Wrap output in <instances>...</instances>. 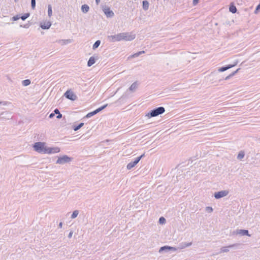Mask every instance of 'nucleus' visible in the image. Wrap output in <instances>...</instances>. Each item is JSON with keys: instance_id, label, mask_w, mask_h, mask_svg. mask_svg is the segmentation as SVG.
<instances>
[{"instance_id": "7c9ffc66", "label": "nucleus", "mask_w": 260, "mask_h": 260, "mask_svg": "<svg viewBox=\"0 0 260 260\" xmlns=\"http://www.w3.org/2000/svg\"><path fill=\"white\" fill-rule=\"evenodd\" d=\"M20 19V14L16 15L12 18V20L14 21H17Z\"/></svg>"}, {"instance_id": "c756f323", "label": "nucleus", "mask_w": 260, "mask_h": 260, "mask_svg": "<svg viewBox=\"0 0 260 260\" xmlns=\"http://www.w3.org/2000/svg\"><path fill=\"white\" fill-rule=\"evenodd\" d=\"M166 220L164 217H160L159 219V222L160 224H164L166 223Z\"/></svg>"}, {"instance_id": "c85d7f7f", "label": "nucleus", "mask_w": 260, "mask_h": 260, "mask_svg": "<svg viewBox=\"0 0 260 260\" xmlns=\"http://www.w3.org/2000/svg\"><path fill=\"white\" fill-rule=\"evenodd\" d=\"M78 214H79L78 210L74 211L71 215V218H72V219L75 218L78 216Z\"/></svg>"}, {"instance_id": "a18cd8bd", "label": "nucleus", "mask_w": 260, "mask_h": 260, "mask_svg": "<svg viewBox=\"0 0 260 260\" xmlns=\"http://www.w3.org/2000/svg\"><path fill=\"white\" fill-rule=\"evenodd\" d=\"M185 242L181 243L180 247L182 246H185Z\"/></svg>"}, {"instance_id": "bb28decb", "label": "nucleus", "mask_w": 260, "mask_h": 260, "mask_svg": "<svg viewBox=\"0 0 260 260\" xmlns=\"http://www.w3.org/2000/svg\"><path fill=\"white\" fill-rule=\"evenodd\" d=\"M52 14V7L51 5L48 6V15L50 17Z\"/></svg>"}, {"instance_id": "aec40b11", "label": "nucleus", "mask_w": 260, "mask_h": 260, "mask_svg": "<svg viewBox=\"0 0 260 260\" xmlns=\"http://www.w3.org/2000/svg\"><path fill=\"white\" fill-rule=\"evenodd\" d=\"M30 16L29 13H26L22 15H20V19H21L23 21L26 20Z\"/></svg>"}, {"instance_id": "f3484780", "label": "nucleus", "mask_w": 260, "mask_h": 260, "mask_svg": "<svg viewBox=\"0 0 260 260\" xmlns=\"http://www.w3.org/2000/svg\"><path fill=\"white\" fill-rule=\"evenodd\" d=\"M81 10L83 13H86L89 10V7L86 4L83 5L81 7Z\"/></svg>"}, {"instance_id": "ddd939ff", "label": "nucleus", "mask_w": 260, "mask_h": 260, "mask_svg": "<svg viewBox=\"0 0 260 260\" xmlns=\"http://www.w3.org/2000/svg\"><path fill=\"white\" fill-rule=\"evenodd\" d=\"M98 56L95 55L90 57L87 62V66L91 67L92 66L95 62V60L98 59Z\"/></svg>"}, {"instance_id": "c9c22d12", "label": "nucleus", "mask_w": 260, "mask_h": 260, "mask_svg": "<svg viewBox=\"0 0 260 260\" xmlns=\"http://www.w3.org/2000/svg\"><path fill=\"white\" fill-rule=\"evenodd\" d=\"M36 1H31V6L32 9H35L36 7Z\"/></svg>"}, {"instance_id": "4c0bfd02", "label": "nucleus", "mask_w": 260, "mask_h": 260, "mask_svg": "<svg viewBox=\"0 0 260 260\" xmlns=\"http://www.w3.org/2000/svg\"><path fill=\"white\" fill-rule=\"evenodd\" d=\"M62 114L59 112L58 114H57V116H56V118H57V119H60V118H62Z\"/></svg>"}, {"instance_id": "39448f33", "label": "nucleus", "mask_w": 260, "mask_h": 260, "mask_svg": "<svg viewBox=\"0 0 260 260\" xmlns=\"http://www.w3.org/2000/svg\"><path fill=\"white\" fill-rule=\"evenodd\" d=\"M145 156V153L141 155L139 157H137L135 160L129 162L126 166V168L127 170H131L133 168H134L139 161L140 160Z\"/></svg>"}, {"instance_id": "393cba45", "label": "nucleus", "mask_w": 260, "mask_h": 260, "mask_svg": "<svg viewBox=\"0 0 260 260\" xmlns=\"http://www.w3.org/2000/svg\"><path fill=\"white\" fill-rule=\"evenodd\" d=\"M144 53H145L144 51H139L138 52H137V53H136L131 55L130 57H131V58H135V57L139 56L140 55H141L142 54H143Z\"/></svg>"}, {"instance_id": "473e14b6", "label": "nucleus", "mask_w": 260, "mask_h": 260, "mask_svg": "<svg viewBox=\"0 0 260 260\" xmlns=\"http://www.w3.org/2000/svg\"><path fill=\"white\" fill-rule=\"evenodd\" d=\"M206 210L209 213H211L213 211V209L211 207H207L206 208Z\"/></svg>"}, {"instance_id": "423d86ee", "label": "nucleus", "mask_w": 260, "mask_h": 260, "mask_svg": "<svg viewBox=\"0 0 260 260\" xmlns=\"http://www.w3.org/2000/svg\"><path fill=\"white\" fill-rule=\"evenodd\" d=\"M64 96L68 99L71 101H75L77 99V95L71 90H68L64 93Z\"/></svg>"}, {"instance_id": "6ab92c4d", "label": "nucleus", "mask_w": 260, "mask_h": 260, "mask_svg": "<svg viewBox=\"0 0 260 260\" xmlns=\"http://www.w3.org/2000/svg\"><path fill=\"white\" fill-rule=\"evenodd\" d=\"M84 125V123L81 122L77 125H74L73 128L75 131H77L79 130L80 128H81Z\"/></svg>"}, {"instance_id": "ea45409f", "label": "nucleus", "mask_w": 260, "mask_h": 260, "mask_svg": "<svg viewBox=\"0 0 260 260\" xmlns=\"http://www.w3.org/2000/svg\"><path fill=\"white\" fill-rule=\"evenodd\" d=\"M55 115V113H51V114H50L49 116V117L50 118H53Z\"/></svg>"}, {"instance_id": "dca6fc26", "label": "nucleus", "mask_w": 260, "mask_h": 260, "mask_svg": "<svg viewBox=\"0 0 260 260\" xmlns=\"http://www.w3.org/2000/svg\"><path fill=\"white\" fill-rule=\"evenodd\" d=\"M237 8L234 3H231L229 7V11L233 14L237 12Z\"/></svg>"}, {"instance_id": "79ce46f5", "label": "nucleus", "mask_w": 260, "mask_h": 260, "mask_svg": "<svg viewBox=\"0 0 260 260\" xmlns=\"http://www.w3.org/2000/svg\"><path fill=\"white\" fill-rule=\"evenodd\" d=\"M199 1H192V4L193 6L197 5L199 3Z\"/></svg>"}, {"instance_id": "a878e982", "label": "nucleus", "mask_w": 260, "mask_h": 260, "mask_svg": "<svg viewBox=\"0 0 260 260\" xmlns=\"http://www.w3.org/2000/svg\"><path fill=\"white\" fill-rule=\"evenodd\" d=\"M107 106H108V104H105V105L98 108V109L95 110V111L96 112V113H98L99 112H101L102 110L105 109L107 107Z\"/></svg>"}, {"instance_id": "58836bf2", "label": "nucleus", "mask_w": 260, "mask_h": 260, "mask_svg": "<svg viewBox=\"0 0 260 260\" xmlns=\"http://www.w3.org/2000/svg\"><path fill=\"white\" fill-rule=\"evenodd\" d=\"M59 112H59V110H58L57 108L55 109L54 110V113H55V114H58Z\"/></svg>"}, {"instance_id": "9b49d317", "label": "nucleus", "mask_w": 260, "mask_h": 260, "mask_svg": "<svg viewBox=\"0 0 260 260\" xmlns=\"http://www.w3.org/2000/svg\"><path fill=\"white\" fill-rule=\"evenodd\" d=\"M177 250V248L175 247H172L168 245H165L164 246L161 247L159 248V252L161 253L163 251L167 252L169 251H175Z\"/></svg>"}, {"instance_id": "b1692460", "label": "nucleus", "mask_w": 260, "mask_h": 260, "mask_svg": "<svg viewBox=\"0 0 260 260\" xmlns=\"http://www.w3.org/2000/svg\"><path fill=\"white\" fill-rule=\"evenodd\" d=\"M31 82L29 79H25L22 81V84L24 86H28L30 84Z\"/></svg>"}, {"instance_id": "a211bd4d", "label": "nucleus", "mask_w": 260, "mask_h": 260, "mask_svg": "<svg viewBox=\"0 0 260 260\" xmlns=\"http://www.w3.org/2000/svg\"><path fill=\"white\" fill-rule=\"evenodd\" d=\"M138 86V84L137 82H135L131 85V86L129 87L128 89L130 91H134L137 88Z\"/></svg>"}, {"instance_id": "412c9836", "label": "nucleus", "mask_w": 260, "mask_h": 260, "mask_svg": "<svg viewBox=\"0 0 260 260\" xmlns=\"http://www.w3.org/2000/svg\"><path fill=\"white\" fill-rule=\"evenodd\" d=\"M143 2V9L146 11L149 8V3H148V1H142Z\"/></svg>"}, {"instance_id": "f8f14e48", "label": "nucleus", "mask_w": 260, "mask_h": 260, "mask_svg": "<svg viewBox=\"0 0 260 260\" xmlns=\"http://www.w3.org/2000/svg\"><path fill=\"white\" fill-rule=\"evenodd\" d=\"M238 63V61H236L234 64H228L225 66H223V67H222L221 68H219L218 69V71L219 72H224L226 70H228V69H230L234 67H235V66H236Z\"/></svg>"}, {"instance_id": "4468645a", "label": "nucleus", "mask_w": 260, "mask_h": 260, "mask_svg": "<svg viewBox=\"0 0 260 260\" xmlns=\"http://www.w3.org/2000/svg\"><path fill=\"white\" fill-rule=\"evenodd\" d=\"M239 245H240L239 244L236 243V244L230 245L228 246L222 247L220 249V252H227L229 251V248L235 247L239 246Z\"/></svg>"}, {"instance_id": "0eeeda50", "label": "nucleus", "mask_w": 260, "mask_h": 260, "mask_svg": "<svg viewBox=\"0 0 260 260\" xmlns=\"http://www.w3.org/2000/svg\"><path fill=\"white\" fill-rule=\"evenodd\" d=\"M103 11L107 18H112L114 16L113 12L106 6L103 7Z\"/></svg>"}, {"instance_id": "c03bdc74", "label": "nucleus", "mask_w": 260, "mask_h": 260, "mask_svg": "<svg viewBox=\"0 0 260 260\" xmlns=\"http://www.w3.org/2000/svg\"><path fill=\"white\" fill-rule=\"evenodd\" d=\"M62 222H60L59 223V225H58V227L59 228H61L62 226Z\"/></svg>"}, {"instance_id": "2eb2a0df", "label": "nucleus", "mask_w": 260, "mask_h": 260, "mask_svg": "<svg viewBox=\"0 0 260 260\" xmlns=\"http://www.w3.org/2000/svg\"><path fill=\"white\" fill-rule=\"evenodd\" d=\"M51 25L50 21H45L40 23V27L43 29H49Z\"/></svg>"}, {"instance_id": "1a4fd4ad", "label": "nucleus", "mask_w": 260, "mask_h": 260, "mask_svg": "<svg viewBox=\"0 0 260 260\" xmlns=\"http://www.w3.org/2000/svg\"><path fill=\"white\" fill-rule=\"evenodd\" d=\"M229 193V191L228 190H221L218 192H215L214 193V197L216 199H220L222 197L226 196Z\"/></svg>"}, {"instance_id": "de8ad7c7", "label": "nucleus", "mask_w": 260, "mask_h": 260, "mask_svg": "<svg viewBox=\"0 0 260 260\" xmlns=\"http://www.w3.org/2000/svg\"><path fill=\"white\" fill-rule=\"evenodd\" d=\"M124 95H122L121 96V98L119 99V100H120V99H121L123 98H124Z\"/></svg>"}, {"instance_id": "f03ea898", "label": "nucleus", "mask_w": 260, "mask_h": 260, "mask_svg": "<svg viewBox=\"0 0 260 260\" xmlns=\"http://www.w3.org/2000/svg\"><path fill=\"white\" fill-rule=\"evenodd\" d=\"M165 109L164 107H158L150 110L149 112L146 115V116H147L148 118H150L151 117H156L161 115L165 113Z\"/></svg>"}, {"instance_id": "2f4dec72", "label": "nucleus", "mask_w": 260, "mask_h": 260, "mask_svg": "<svg viewBox=\"0 0 260 260\" xmlns=\"http://www.w3.org/2000/svg\"><path fill=\"white\" fill-rule=\"evenodd\" d=\"M192 244V243L191 242H190V243H186L185 242V246H182L181 247H180V249H183V248H184L186 247H188V246H191Z\"/></svg>"}, {"instance_id": "f257e3e1", "label": "nucleus", "mask_w": 260, "mask_h": 260, "mask_svg": "<svg viewBox=\"0 0 260 260\" xmlns=\"http://www.w3.org/2000/svg\"><path fill=\"white\" fill-rule=\"evenodd\" d=\"M136 37L135 35L132 32H122L115 35L108 36V39L112 42L120 41L124 40L129 41L134 40Z\"/></svg>"}, {"instance_id": "e433bc0d", "label": "nucleus", "mask_w": 260, "mask_h": 260, "mask_svg": "<svg viewBox=\"0 0 260 260\" xmlns=\"http://www.w3.org/2000/svg\"><path fill=\"white\" fill-rule=\"evenodd\" d=\"M9 104V102H0V105H2L3 106H6Z\"/></svg>"}, {"instance_id": "5701e85b", "label": "nucleus", "mask_w": 260, "mask_h": 260, "mask_svg": "<svg viewBox=\"0 0 260 260\" xmlns=\"http://www.w3.org/2000/svg\"><path fill=\"white\" fill-rule=\"evenodd\" d=\"M101 43V42L100 40H97L96 41H95V43L93 45L92 49L93 50H95L96 48H98L99 47V46L100 45Z\"/></svg>"}, {"instance_id": "6e6552de", "label": "nucleus", "mask_w": 260, "mask_h": 260, "mask_svg": "<svg viewBox=\"0 0 260 260\" xmlns=\"http://www.w3.org/2000/svg\"><path fill=\"white\" fill-rule=\"evenodd\" d=\"M60 149L59 147H46L45 154L56 153L60 152Z\"/></svg>"}, {"instance_id": "cd10ccee", "label": "nucleus", "mask_w": 260, "mask_h": 260, "mask_svg": "<svg viewBox=\"0 0 260 260\" xmlns=\"http://www.w3.org/2000/svg\"><path fill=\"white\" fill-rule=\"evenodd\" d=\"M96 113V112H95V110H94L93 111H92L91 112H89L88 113L86 116H85V117L86 118H89L94 115H95Z\"/></svg>"}, {"instance_id": "9d476101", "label": "nucleus", "mask_w": 260, "mask_h": 260, "mask_svg": "<svg viewBox=\"0 0 260 260\" xmlns=\"http://www.w3.org/2000/svg\"><path fill=\"white\" fill-rule=\"evenodd\" d=\"M234 235H240L241 236H247L248 237H250V235L249 234V232L247 230H236L234 231L233 233Z\"/></svg>"}, {"instance_id": "4be33fe9", "label": "nucleus", "mask_w": 260, "mask_h": 260, "mask_svg": "<svg viewBox=\"0 0 260 260\" xmlns=\"http://www.w3.org/2000/svg\"><path fill=\"white\" fill-rule=\"evenodd\" d=\"M245 156V153L243 151H240L237 156V159L239 160H241L242 158H244Z\"/></svg>"}, {"instance_id": "20e7f679", "label": "nucleus", "mask_w": 260, "mask_h": 260, "mask_svg": "<svg viewBox=\"0 0 260 260\" xmlns=\"http://www.w3.org/2000/svg\"><path fill=\"white\" fill-rule=\"evenodd\" d=\"M73 159L72 157H69L68 155H64L61 157H59L56 160L57 164L62 165L66 163H69Z\"/></svg>"}, {"instance_id": "a19ab883", "label": "nucleus", "mask_w": 260, "mask_h": 260, "mask_svg": "<svg viewBox=\"0 0 260 260\" xmlns=\"http://www.w3.org/2000/svg\"><path fill=\"white\" fill-rule=\"evenodd\" d=\"M73 232L71 231L68 235V238H71L73 235Z\"/></svg>"}, {"instance_id": "49530a36", "label": "nucleus", "mask_w": 260, "mask_h": 260, "mask_svg": "<svg viewBox=\"0 0 260 260\" xmlns=\"http://www.w3.org/2000/svg\"><path fill=\"white\" fill-rule=\"evenodd\" d=\"M95 2H96V5H99V3L100 2V1H95Z\"/></svg>"}, {"instance_id": "7ed1b4c3", "label": "nucleus", "mask_w": 260, "mask_h": 260, "mask_svg": "<svg viewBox=\"0 0 260 260\" xmlns=\"http://www.w3.org/2000/svg\"><path fill=\"white\" fill-rule=\"evenodd\" d=\"M33 147L36 151L41 153H45L46 146L44 142H38L35 143Z\"/></svg>"}, {"instance_id": "72a5a7b5", "label": "nucleus", "mask_w": 260, "mask_h": 260, "mask_svg": "<svg viewBox=\"0 0 260 260\" xmlns=\"http://www.w3.org/2000/svg\"><path fill=\"white\" fill-rule=\"evenodd\" d=\"M20 26L25 28H28L30 26V24L29 23H26L24 25H20Z\"/></svg>"}, {"instance_id": "37998d69", "label": "nucleus", "mask_w": 260, "mask_h": 260, "mask_svg": "<svg viewBox=\"0 0 260 260\" xmlns=\"http://www.w3.org/2000/svg\"><path fill=\"white\" fill-rule=\"evenodd\" d=\"M240 70V68H239V69H238L237 70H236L235 71H234V72H232V73H234V75H235L236 73H237L239 72V71Z\"/></svg>"}, {"instance_id": "f704fd0d", "label": "nucleus", "mask_w": 260, "mask_h": 260, "mask_svg": "<svg viewBox=\"0 0 260 260\" xmlns=\"http://www.w3.org/2000/svg\"><path fill=\"white\" fill-rule=\"evenodd\" d=\"M234 76V73H231V74H230L229 75H228V76H226V77L225 78L224 80H229V79H230V78H231L232 77H233V76Z\"/></svg>"}]
</instances>
